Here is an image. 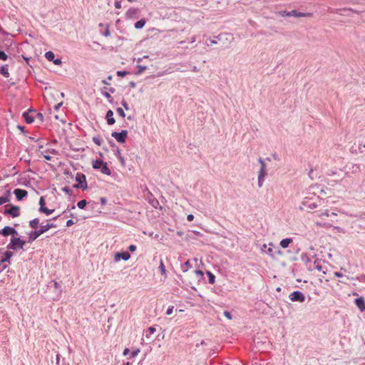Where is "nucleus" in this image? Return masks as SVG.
Wrapping results in <instances>:
<instances>
[{"mask_svg": "<svg viewBox=\"0 0 365 365\" xmlns=\"http://www.w3.org/2000/svg\"><path fill=\"white\" fill-rule=\"evenodd\" d=\"M56 227V225L53 223H47L46 225H42L38 230H36L32 233H31L29 236V240L31 241L35 240L40 235L50 230L51 228Z\"/></svg>", "mask_w": 365, "mask_h": 365, "instance_id": "1", "label": "nucleus"}, {"mask_svg": "<svg viewBox=\"0 0 365 365\" xmlns=\"http://www.w3.org/2000/svg\"><path fill=\"white\" fill-rule=\"evenodd\" d=\"M92 167H93V168H94L96 170L100 169L101 172L103 174H105L106 175H110L111 173L110 169L107 166L106 163H104L102 160H93L92 162Z\"/></svg>", "mask_w": 365, "mask_h": 365, "instance_id": "2", "label": "nucleus"}, {"mask_svg": "<svg viewBox=\"0 0 365 365\" xmlns=\"http://www.w3.org/2000/svg\"><path fill=\"white\" fill-rule=\"evenodd\" d=\"M279 14L282 17H285V16L307 17V16H312L311 13L298 12L296 10H293L291 11H280Z\"/></svg>", "mask_w": 365, "mask_h": 365, "instance_id": "3", "label": "nucleus"}, {"mask_svg": "<svg viewBox=\"0 0 365 365\" xmlns=\"http://www.w3.org/2000/svg\"><path fill=\"white\" fill-rule=\"evenodd\" d=\"M25 244V241L21 240L19 237H15L14 236H13V237L11 240V242L8 245V248L12 250H15L17 247L23 248Z\"/></svg>", "mask_w": 365, "mask_h": 365, "instance_id": "4", "label": "nucleus"}, {"mask_svg": "<svg viewBox=\"0 0 365 365\" xmlns=\"http://www.w3.org/2000/svg\"><path fill=\"white\" fill-rule=\"evenodd\" d=\"M4 214L11 215L13 217H19L20 215V207L10 205H5Z\"/></svg>", "mask_w": 365, "mask_h": 365, "instance_id": "5", "label": "nucleus"}, {"mask_svg": "<svg viewBox=\"0 0 365 365\" xmlns=\"http://www.w3.org/2000/svg\"><path fill=\"white\" fill-rule=\"evenodd\" d=\"M76 180L78 182V185H75L76 187L81 188L83 190H86L87 188V182L84 174L78 173L76 176Z\"/></svg>", "mask_w": 365, "mask_h": 365, "instance_id": "6", "label": "nucleus"}, {"mask_svg": "<svg viewBox=\"0 0 365 365\" xmlns=\"http://www.w3.org/2000/svg\"><path fill=\"white\" fill-rule=\"evenodd\" d=\"M117 142L124 143L128 135V132L125 130H123L120 133L113 132L111 134Z\"/></svg>", "mask_w": 365, "mask_h": 365, "instance_id": "7", "label": "nucleus"}, {"mask_svg": "<svg viewBox=\"0 0 365 365\" xmlns=\"http://www.w3.org/2000/svg\"><path fill=\"white\" fill-rule=\"evenodd\" d=\"M289 299L292 302H303L305 300V296L303 293L299 291L293 292L289 294Z\"/></svg>", "mask_w": 365, "mask_h": 365, "instance_id": "8", "label": "nucleus"}, {"mask_svg": "<svg viewBox=\"0 0 365 365\" xmlns=\"http://www.w3.org/2000/svg\"><path fill=\"white\" fill-rule=\"evenodd\" d=\"M45 204H46V202H45L44 197H41L40 200H39V205H40L39 211L46 214V215H49L53 212L54 210L53 209H48L47 207H45Z\"/></svg>", "mask_w": 365, "mask_h": 365, "instance_id": "9", "label": "nucleus"}, {"mask_svg": "<svg viewBox=\"0 0 365 365\" xmlns=\"http://www.w3.org/2000/svg\"><path fill=\"white\" fill-rule=\"evenodd\" d=\"M130 258V255L128 252H116L114 255V261L118 262L120 259L127 261Z\"/></svg>", "mask_w": 365, "mask_h": 365, "instance_id": "10", "label": "nucleus"}, {"mask_svg": "<svg viewBox=\"0 0 365 365\" xmlns=\"http://www.w3.org/2000/svg\"><path fill=\"white\" fill-rule=\"evenodd\" d=\"M0 231H1L0 234H1L2 235H4L5 237L10 235H12L14 236L15 234L17 233L16 230L14 228L9 227V226L5 227L4 229H2Z\"/></svg>", "mask_w": 365, "mask_h": 365, "instance_id": "11", "label": "nucleus"}, {"mask_svg": "<svg viewBox=\"0 0 365 365\" xmlns=\"http://www.w3.org/2000/svg\"><path fill=\"white\" fill-rule=\"evenodd\" d=\"M266 175L267 170L264 168H260L258 173V185L259 187L262 186Z\"/></svg>", "mask_w": 365, "mask_h": 365, "instance_id": "12", "label": "nucleus"}, {"mask_svg": "<svg viewBox=\"0 0 365 365\" xmlns=\"http://www.w3.org/2000/svg\"><path fill=\"white\" fill-rule=\"evenodd\" d=\"M14 195L18 200H22L24 197L28 195V192L22 189H15L14 191Z\"/></svg>", "mask_w": 365, "mask_h": 365, "instance_id": "13", "label": "nucleus"}, {"mask_svg": "<svg viewBox=\"0 0 365 365\" xmlns=\"http://www.w3.org/2000/svg\"><path fill=\"white\" fill-rule=\"evenodd\" d=\"M354 303L357 306V307L360 309L361 312H363L365 310V302L362 297L356 299L354 301Z\"/></svg>", "mask_w": 365, "mask_h": 365, "instance_id": "14", "label": "nucleus"}, {"mask_svg": "<svg viewBox=\"0 0 365 365\" xmlns=\"http://www.w3.org/2000/svg\"><path fill=\"white\" fill-rule=\"evenodd\" d=\"M31 113H33V111L29 110L23 113V116L27 123H32L34 121V117Z\"/></svg>", "mask_w": 365, "mask_h": 365, "instance_id": "15", "label": "nucleus"}, {"mask_svg": "<svg viewBox=\"0 0 365 365\" xmlns=\"http://www.w3.org/2000/svg\"><path fill=\"white\" fill-rule=\"evenodd\" d=\"M310 270H313L314 269L319 270V271H322L323 272V274H326V272L323 270L322 269V263H321V261L318 259H316L314 262V266L313 267H309V268Z\"/></svg>", "mask_w": 365, "mask_h": 365, "instance_id": "16", "label": "nucleus"}, {"mask_svg": "<svg viewBox=\"0 0 365 365\" xmlns=\"http://www.w3.org/2000/svg\"><path fill=\"white\" fill-rule=\"evenodd\" d=\"M106 119H107V123L108 125H113L115 123V120L113 118V112L111 110H109L107 111Z\"/></svg>", "mask_w": 365, "mask_h": 365, "instance_id": "17", "label": "nucleus"}, {"mask_svg": "<svg viewBox=\"0 0 365 365\" xmlns=\"http://www.w3.org/2000/svg\"><path fill=\"white\" fill-rule=\"evenodd\" d=\"M13 256V252L11 251H6L4 253V257L0 260L1 263L10 262V259Z\"/></svg>", "mask_w": 365, "mask_h": 365, "instance_id": "18", "label": "nucleus"}, {"mask_svg": "<svg viewBox=\"0 0 365 365\" xmlns=\"http://www.w3.org/2000/svg\"><path fill=\"white\" fill-rule=\"evenodd\" d=\"M0 74L4 76L5 78H9L10 74L9 71V66L7 64L1 66Z\"/></svg>", "mask_w": 365, "mask_h": 365, "instance_id": "19", "label": "nucleus"}, {"mask_svg": "<svg viewBox=\"0 0 365 365\" xmlns=\"http://www.w3.org/2000/svg\"><path fill=\"white\" fill-rule=\"evenodd\" d=\"M10 191L6 190L4 195L0 197V205H3L9 201Z\"/></svg>", "mask_w": 365, "mask_h": 365, "instance_id": "20", "label": "nucleus"}, {"mask_svg": "<svg viewBox=\"0 0 365 365\" xmlns=\"http://www.w3.org/2000/svg\"><path fill=\"white\" fill-rule=\"evenodd\" d=\"M138 9L130 8L127 11L125 15L128 18H132L135 15L138 14Z\"/></svg>", "mask_w": 365, "mask_h": 365, "instance_id": "21", "label": "nucleus"}, {"mask_svg": "<svg viewBox=\"0 0 365 365\" xmlns=\"http://www.w3.org/2000/svg\"><path fill=\"white\" fill-rule=\"evenodd\" d=\"M291 242H292V239L285 238L280 241L279 245L282 248H287V247H288V246L289 245V244Z\"/></svg>", "mask_w": 365, "mask_h": 365, "instance_id": "22", "label": "nucleus"}, {"mask_svg": "<svg viewBox=\"0 0 365 365\" xmlns=\"http://www.w3.org/2000/svg\"><path fill=\"white\" fill-rule=\"evenodd\" d=\"M192 267V265L190 262V260H187L181 266V269L183 272H187L190 268Z\"/></svg>", "mask_w": 365, "mask_h": 365, "instance_id": "23", "label": "nucleus"}, {"mask_svg": "<svg viewBox=\"0 0 365 365\" xmlns=\"http://www.w3.org/2000/svg\"><path fill=\"white\" fill-rule=\"evenodd\" d=\"M329 212L328 210H325L324 211H321V212H316V216L320 217V218H323L324 217H329Z\"/></svg>", "mask_w": 365, "mask_h": 365, "instance_id": "24", "label": "nucleus"}, {"mask_svg": "<svg viewBox=\"0 0 365 365\" xmlns=\"http://www.w3.org/2000/svg\"><path fill=\"white\" fill-rule=\"evenodd\" d=\"M145 24V19H140L135 22V28L137 29H142Z\"/></svg>", "mask_w": 365, "mask_h": 365, "instance_id": "25", "label": "nucleus"}, {"mask_svg": "<svg viewBox=\"0 0 365 365\" xmlns=\"http://www.w3.org/2000/svg\"><path fill=\"white\" fill-rule=\"evenodd\" d=\"M39 223V220L38 218H35L29 222V225L31 228L36 229Z\"/></svg>", "mask_w": 365, "mask_h": 365, "instance_id": "26", "label": "nucleus"}, {"mask_svg": "<svg viewBox=\"0 0 365 365\" xmlns=\"http://www.w3.org/2000/svg\"><path fill=\"white\" fill-rule=\"evenodd\" d=\"M45 57L50 61H52L54 59V53L52 51H48L45 54Z\"/></svg>", "mask_w": 365, "mask_h": 365, "instance_id": "27", "label": "nucleus"}, {"mask_svg": "<svg viewBox=\"0 0 365 365\" xmlns=\"http://www.w3.org/2000/svg\"><path fill=\"white\" fill-rule=\"evenodd\" d=\"M87 202H86V200H80L78 203H77V206L80 208V209H83L86 205Z\"/></svg>", "mask_w": 365, "mask_h": 365, "instance_id": "28", "label": "nucleus"}, {"mask_svg": "<svg viewBox=\"0 0 365 365\" xmlns=\"http://www.w3.org/2000/svg\"><path fill=\"white\" fill-rule=\"evenodd\" d=\"M208 277H209V282L210 284H214L215 283V277L214 274H212L210 272H207Z\"/></svg>", "mask_w": 365, "mask_h": 365, "instance_id": "29", "label": "nucleus"}, {"mask_svg": "<svg viewBox=\"0 0 365 365\" xmlns=\"http://www.w3.org/2000/svg\"><path fill=\"white\" fill-rule=\"evenodd\" d=\"M159 269L160 270L161 274L163 275V274H165V272H166L165 267V265L163 264V262L162 260L160 261Z\"/></svg>", "mask_w": 365, "mask_h": 365, "instance_id": "30", "label": "nucleus"}, {"mask_svg": "<svg viewBox=\"0 0 365 365\" xmlns=\"http://www.w3.org/2000/svg\"><path fill=\"white\" fill-rule=\"evenodd\" d=\"M93 141L97 145H101L102 140L100 138L98 137H93Z\"/></svg>", "mask_w": 365, "mask_h": 365, "instance_id": "31", "label": "nucleus"}, {"mask_svg": "<svg viewBox=\"0 0 365 365\" xmlns=\"http://www.w3.org/2000/svg\"><path fill=\"white\" fill-rule=\"evenodd\" d=\"M0 59L2 61H6L8 59V56L5 52L0 51Z\"/></svg>", "mask_w": 365, "mask_h": 365, "instance_id": "32", "label": "nucleus"}, {"mask_svg": "<svg viewBox=\"0 0 365 365\" xmlns=\"http://www.w3.org/2000/svg\"><path fill=\"white\" fill-rule=\"evenodd\" d=\"M116 111L122 118H125V112H124V110H123L122 108H118L116 109Z\"/></svg>", "mask_w": 365, "mask_h": 365, "instance_id": "33", "label": "nucleus"}, {"mask_svg": "<svg viewBox=\"0 0 365 365\" xmlns=\"http://www.w3.org/2000/svg\"><path fill=\"white\" fill-rule=\"evenodd\" d=\"M140 353V349H137L134 351H133L131 353H130V358H134L138 354Z\"/></svg>", "mask_w": 365, "mask_h": 365, "instance_id": "34", "label": "nucleus"}, {"mask_svg": "<svg viewBox=\"0 0 365 365\" xmlns=\"http://www.w3.org/2000/svg\"><path fill=\"white\" fill-rule=\"evenodd\" d=\"M258 161L261 165L260 168L266 169V164H265L264 160L262 158H259Z\"/></svg>", "mask_w": 365, "mask_h": 365, "instance_id": "35", "label": "nucleus"}, {"mask_svg": "<svg viewBox=\"0 0 365 365\" xmlns=\"http://www.w3.org/2000/svg\"><path fill=\"white\" fill-rule=\"evenodd\" d=\"M115 9H120L122 8V6H121V1H118L116 0L115 1Z\"/></svg>", "mask_w": 365, "mask_h": 365, "instance_id": "36", "label": "nucleus"}, {"mask_svg": "<svg viewBox=\"0 0 365 365\" xmlns=\"http://www.w3.org/2000/svg\"><path fill=\"white\" fill-rule=\"evenodd\" d=\"M316 224L319 226H321V227H331V225L329 224V223H324V224H322V223H319V222H316Z\"/></svg>", "mask_w": 365, "mask_h": 365, "instance_id": "37", "label": "nucleus"}, {"mask_svg": "<svg viewBox=\"0 0 365 365\" xmlns=\"http://www.w3.org/2000/svg\"><path fill=\"white\" fill-rule=\"evenodd\" d=\"M173 309H174V307H173V306L170 307L167 309V311H166V314H167V315H170V314L173 313Z\"/></svg>", "mask_w": 365, "mask_h": 365, "instance_id": "38", "label": "nucleus"}, {"mask_svg": "<svg viewBox=\"0 0 365 365\" xmlns=\"http://www.w3.org/2000/svg\"><path fill=\"white\" fill-rule=\"evenodd\" d=\"M195 273L197 276L200 277H202L203 275H204V273L201 270H195Z\"/></svg>", "mask_w": 365, "mask_h": 365, "instance_id": "39", "label": "nucleus"}, {"mask_svg": "<svg viewBox=\"0 0 365 365\" xmlns=\"http://www.w3.org/2000/svg\"><path fill=\"white\" fill-rule=\"evenodd\" d=\"M126 74H127V72H126V71H117V75H118V76L123 77V76H125Z\"/></svg>", "mask_w": 365, "mask_h": 365, "instance_id": "40", "label": "nucleus"}, {"mask_svg": "<svg viewBox=\"0 0 365 365\" xmlns=\"http://www.w3.org/2000/svg\"><path fill=\"white\" fill-rule=\"evenodd\" d=\"M36 117L37 118V119H38L39 120L41 121H43V114L41 113H38L36 114Z\"/></svg>", "mask_w": 365, "mask_h": 365, "instance_id": "41", "label": "nucleus"}, {"mask_svg": "<svg viewBox=\"0 0 365 365\" xmlns=\"http://www.w3.org/2000/svg\"><path fill=\"white\" fill-rule=\"evenodd\" d=\"M224 315L228 319H232V315H231V314L229 312H227V311L224 312Z\"/></svg>", "mask_w": 365, "mask_h": 365, "instance_id": "42", "label": "nucleus"}, {"mask_svg": "<svg viewBox=\"0 0 365 365\" xmlns=\"http://www.w3.org/2000/svg\"><path fill=\"white\" fill-rule=\"evenodd\" d=\"M128 250H129L130 252H135V251L136 250V246H135V245H130V246L128 247Z\"/></svg>", "mask_w": 365, "mask_h": 365, "instance_id": "43", "label": "nucleus"}, {"mask_svg": "<svg viewBox=\"0 0 365 365\" xmlns=\"http://www.w3.org/2000/svg\"><path fill=\"white\" fill-rule=\"evenodd\" d=\"M155 328L153 327H150L148 329V331L149 332L150 334H153L155 331Z\"/></svg>", "mask_w": 365, "mask_h": 365, "instance_id": "44", "label": "nucleus"}, {"mask_svg": "<svg viewBox=\"0 0 365 365\" xmlns=\"http://www.w3.org/2000/svg\"><path fill=\"white\" fill-rule=\"evenodd\" d=\"M55 65H60L61 64V60L59 58L53 59L52 61Z\"/></svg>", "mask_w": 365, "mask_h": 365, "instance_id": "45", "label": "nucleus"}, {"mask_svg": "<svg viewBox=\"0 0 365 365\" xmlns=\"http://www.w3.org/2000/svg\"><path fill=\"white\" fill-rule=\"evenodd\" d=\"M122 105L126 109V110H128L129 108H128V103H126V101L125 100H123L122 101Z\"/></svg>", "mask_w": 365, "mask_h": 365, "instance_id": "46", "label": "nucleus"}, {"mask_svg": "<svg viewBox=\"0 0 365 365\" xmlns=\"http://www.w3.org/2000/svg\"><path fill=\"white\" fill-rule=\"evenodd\" d=\"M194 219V216L192 214H190L187 216V220L189 221V222H192Z\"/></svg>", "mask_w": 365, "mask_h": 365, "instance_id": "47", "label": "nucleus"}, {"mask_svg": "<svg viewBox=\"0 0 365 365\" xmlns=\"http://www.w3.org/2000/svg\"><path fill=\"white\" fill-rule=\"evenodd\" d=\"M74 224L73 221L72 220H68L67 222H66V226L67 227H70L71 225H73Z\"/></svg>", "mask_w": 365, "mask_h": 365, "instance_id": "48", "label": "nucleus"}, {"mask_svg": "<svg viewBox=\"0 0 365 365\" xmlns=\"http://www.w3.org/2000/svg\"><path fill=\"white\" fill-rule=\"evenodd\" d=\"M129 352H130L129 349L125 348V349H124L123 352V354L124 356H126V355H128V354H129Z\"/></svg>", "mask_w": 365, "mask_h": 365, "instance_id": "49", "label": "nucleus"}, {"mask_svg": "<svg viewBox=\"0 0 365 365\" xmlns=\"http://www.w3.org/2000/svg\"><path fill=\"white\" fill-rule=\"evenodd\" d=\"M103 95L108 99H109L111 96H110V94L108 92H104L103 93Z\"/></svg>", "mask_w": 365, "mask_h": 365, "instance_id": "50", "label": "nucleus"}, {"mask_svg": "<svg viewBox=\"0 0 365 365\" xmlns=\"http://www.w3.org/2000/svg\"><path fill=\"white\" fill-rule=\"evenodd\" d=\"M334 275H335L336 277H342V274H341V273H340V272H335V273H334Z\"/></svg>", "mask_w": 365, "mask_h": 365, "instance_id": "51", "label": "nucleus"}, {"mask_svg": "<svg viewBox=\"0 0 365 365\" xmlns=\"http://www.w3.org/2000/svg\"><path fill=\"white\" fill-rule=\"evenodd\" d=\"M102 83L105 84V85H108L109 83L108 81H106V80H103L102 81Z\"/></svg>", "mask_w": 365, "mask_h": 365, "instance_id": "52", "label": "nucleus"}, {"mask_svg": "<svg viewBox=\"0 0 365 365\" xmlns=\"http://www.w3.org/2000/svg\"><path fill=\"white\" fill-rule=\"evenodd\" d=\"M210 43H211V44H216L217 42L215 40H211Z\"/></svg>", "mask_w": 365, "mask_h": 365, "instance_id": "53", "label": "nucleus"}, {"mask_svg": "<svg viewBox=\"0 0 365 365\" xmlns=\"http://www.w3.org/2000/svg\"><path fill=\"white\" fill-rule=\"evenodd\" d=\"M44 158H45L46 160H51V156H49V155H44Z\"/></svg>", "mask_w": 365, "mask_h": 365, "instance_id": "54", "label": "nucleus"}, {"mask_svg": "<svg viewBox=\"0 0 365 365\" xmlns=\"http://www.w3.org/2000/svg\"><path fill=\"white\" fill-rule=\"evenodd\" d=\"M109 91H110V92H111L112 93H113L115 92V88H110L109 89Z\"/></svg>", "mask_w": 365, "mask_h": 365, "instance_id": "55", "label": "nucleus"}, {"mask_svg": "<svg viewBox=\"0 0 365 365\" xmlns=\"http://www.w3.org/2000/svg\"><path fill=\"white\" fill-rule=\"evenodd\" d=\"M61 106V103H59V104H58V105H56V106H55V108H56V109H58V108H59V107H60Z\"/></svg>", "mask_w": 365, "mask_h": 365, "instance_id": "56", "label": "nucleus"}, {"mask_svg": "<svg viewBox=\"0 0 365 365\" xmlns=\"http://www.w3.org/2000/svg\"><path fill=\"white\" fill-rule=\"evenodd\" d=\"M128 1L129 2H130V3L136 2V1H137V0H128Z\"/></svg>", "mask_w": 365, "mask_h": 365, "instance_id": "57", "label": "nucleus"}, {"mask_svg": "<svg viewBox=\"0 0 365 365\" xmlns=\"http://www.w3.org/2000/svg\"><path fill=\"white\" fill-rule=\"evenodd\" d=\"M112 78H112V76H109L108 77V79L109 81H111V80H112Z\"/></svg>", "mask_w": 365, "mask_h": 365, "instance_id": "58", "label": "nucleus"}, {"mask_svg": "<svg viewBox=\"0 0 365 365\" xmlns=\"http://www.w3.org/2000/svg\"><path fill=\"white\" fill-rule=\"evenodd\" d=\"M124 365H131V364L129 361H128L126 363H124Z\"/></svg>", "mask_w": 365, "mask_h": 365, "instance_id": "59", "label": "nucleus"}, {"mask_svg": "<svg viewBox=\"0 0 365 365\" xmlns=\"http://www.w3.org/2000/svg\"><path fill=\"white\" fill-rule=\"evenodd\" d=\"M335 229L341 231V229L339 227H336Z\"/></svg>", "mask_w": 365, "mask_h": 365, "instance_id": "60", "label": "nucleus"}, {"mask_svg": "<svg viewBox=\"0 0 365 365\" xmlns=\"http://www.w3.org/2000/svg\"><path fill=\"white\" fill-rule=\"evenodd\" d=\"M331 215H336L337 214H336V212H332L331 213Z\"/></svg>", "mask_w": 365, "mask_h": 365, "instance_id": "61", "label": "nucleus"}, {"mask_svg": "<svg viewBox=\"0 0 365 365\" xmlns=\"http://www.w3.org/2000/svg\"><path fill=\"white\" fill-rule=\"evenodd\" d=\"M228 36L231 38V40H232V39H233L232 36H231V35H228Z\"/></svg>", "mask_w": 365, "mask_h": 365, "instance_id": "62", "label": "nucleus"}, {"mask_svg": "<svg viewBox=\"0 0 365 365\" xmlns=\"http://www.w3.org/2000/svg\"><path fill=\"white\" fill-rule=\"evenodd\" d=\"M105 202V199H102V202L103 203Z\"/></svg>", "mask_w": 365, "mask_h": 365, "instance_id": "63", "label": "nucleus"}]
</instances>
